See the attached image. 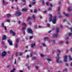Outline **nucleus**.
<instances>
[{"mask_svg":"<svg viewBox=\"0 0 72 72\" xmlns=\"http://www.w3.org/2000/svg\"><path fill=\"white\" fill-rule=\"evenodd\" d=\"M48 15L50 16V18L49 19V22H50L52 21V23L53 24H55V23H56V21H57V17H56V16H55V17L53 18V20H52V17H53V15L50 14H49Z\"/></svg>","mask_w":72,"mask_h":72,"instance_id":"1","label":"nucleus"},{"mask_svg":"<svg viewBox=\"0 0 72 72\" xmlns=\"http://www.w3.org/2000/svg\"><path fill=\"white\" fill-rule=\"evenodd\" d=\"M15 15H16V16L19 17V16H20V15H22V13L19 11H18L16 12V13Z\"/></svg>","mask_w":72,"mask_h":72,"instance_id":"2","label":"nucleus"},{"mask_svg":"<svg viewBox=\"0 0 72 72\" xmlns=\"http://www.w3.org/2000/svg\"><path fill=\"white\" fill-rule=\"evenodd\" d=\"M28 32L29 33H31L32 35L33 34V31L31 28H29L28 29Z\"/></svg>","mask_w":72,"mask_h":72,"instance_id":"3","label":"nucleus"},{"mask_svg":"<svg viewBox=\"0 0 72 72\" xmlns=\"http://www.w3.org/2000/svg\"><path fill=\"white\" fill-rule=\"evenodd\" d=\"M56 62L57 63H61L62 62V61H59V57H56Z\"/></svg>","mask_w":72,"mask_h":72,"instance_id":"4","label":"nucleus"},{"mask_svg":"<svg viewBox=\"0 0 72 72\" xmlns=\"http://www.w3.org/2000/svg\"><path fill=\"white\" fill-rule=\"evenodd\" d=\"M7 41L8 42L10 45H13V43H12V42L11 41L10 39H8L7 40Z\"/></svg>","mask_w":72,"mask_h":72,"instance_id":"5","label":"nucleus"},{"mask_svg":"<svg viewBox=\"0 0 72 72\" xmlns=\"http://www.w3.org/2000/svg\"><path fill=\"white\" fill-rule=\"evenodd\" d=\"M2 1L3 4L4 5H6L8 4V3H6L4 0H2Z\"/></svg>","mask_w":72,"mask_h":72,"instance_id":"6","label":"nucleus"},{"mask_svg":"<svg viewBox=\"0 0 72 72\" xmlns=\"http://www.w3.org/2000/svg\"><path fill=\"white\" fill-rule=\"evenodd\" d=\"M69 29H70L71 32L72 33H69L68 35L69 36H72V28H69Z\"/></svg>","mask_w":72,"mask_h":72,"instance_id":"7","label":"nucleus"},{"mask_svg":"<svg viewBox=\"0 0 72 72\" xmlns=\"http://www.w3.org/2000/svg\"><path fill=\"white\" fill-rule=\"evenodd\" d=\"M6 53L5 51L3 52L2 54V57H5V55H6Z\"/></svg>","mask_w":72,"mask_h":72,"instance_id":"8","label":"nucleus"},{"mask_svg":"<svg viewBox=\"0 0 72 72\" xmlns=\"http://www.w3.org/2000/svg\"><path fill=\"white\" fill-rule=\"evenodd\" d=\"M51 41L53 45H54L55 44V40L53 39L51 40Z\"/></svg>","mask_w":72,"mask_h":72,"instance_id":"9","label":"nucleus"},{"mask_svg":"<svg viewBox=\"0 0 72 72\" xmlns=\"http://www.w3.org/2000/svg\"><path fill=\"white\" fill-rule=\"evenodd\" d=\"M67 56H64V62H67Z\"/></svg>","mask_w":72,"mask_h":72,"instance_id":"10","label":"nucleus"},{"mask_svg":"<svg viewBox=\"0 0 72 72\" xmlns=\"http://www.w3.org/2000/svg\"><path fill=\"white\" fill-rule=\"evenodd\" d=\"M63 14H64L66 17H69V16L70 15L69 14L66 13L65 12H63Z\"/></svg>","mask_w":72,"mask_h":72,"instance_id":"11","label":"nucleus"},{"mask_svg":"<svg viewBox=\"0 0 72 72\" xmlns=\"http://www.w3.org/2000/svg\"><path fill=\"white\" fill-rule=\"evenodd\" d=\"M36 45H35V44L33 43L31 45V48H33L34 46H35Z\"/></svg>","mask_w":72,"mask_h":72,"instance_id":"12","label":"nucleus"},{"mask_svg":"<svg viewBox=\"0 0 72 72\" xmlns=\"http://www.w3.org/2000/svg\"><path fill=\"white\" fill-rule=\"evenodd\" d=\"M68 10L69 12H71L72 10V9L71 8V7H69L68 8Z\"/></svg>","mask_w":72,"mask_h":72,"instance_id":"13","label":"nucleus"},{"mask_svg":"<svg viewBox=\"0 0 72 72\" xmlns=\"http://www.w3.org/2000/svg\"><path fill=\"white\" fill-rule=\"evenodd\" d=\"M53 37L56 38L58 36V34H55L53 35Z\"/></svg>","mask_w":72,"mask_h":72,"instance_id":"14","label":"nucleus"},{"mask_svg":"<svg viewBox=\"0 0 72 72\" xmlns=\"http://www.w3.org/2000/svg\"><path fill=\"white\" fill-rule=\"evenodd\" d=\"M6 39V36L4 35L2 38V40H5Z\"/></svg>","mask_w":72,"mask_h":72,"instance_id":"15","label":"nucleus"},{"mask_svg":"<svg viewBox=\"0 0 72 72\" xmlns=\"http://www.w3.org/2000/svg\"><path fill=\"white\" fill-rule=\"evenodd\" d=\"M59 28H56V33L58 34L59 32Z\"/></svg>","mask_w":72,"mask_h":72,"instance_id":"16","label":"nucleus"},{"mask_svg":"<svg viewBox=\"0 0 72 72\" xmlns=\"http://www.w3.org/2000/svg\"><path fill=\"white\" fill-rule=\"evenodd\" d=\"M44 40H49V38L48 37H45L44 38Z\"/></svg>","mask_w":72,"mask_h":72,"instance_id":"17","label":"nucleus"},{"mask_svg":"<svg viewBox=\"0 0 72 72\" xmlns=\"http://www.w3.org/2000/svg\"><path fill=\"white\" fill-rule=\"evenodd\" d=\"M28 9L27 8H23L22 9V11H24V12H26Z\"/></svg>","mask_w":72,"mask_h":72,"instance_id":"18","label":"nucleus"},{"mask_svg":"<svg viewBox=\"0 0 72 72\" xmlns=\"http://www.w3.org/2000/svg\"><path fill=\"white\" fill-rule=\"evenodd\" d=\"M63 43H64V41H60L58 42L59 44H62Z\"/></svg>","mask_w":72,"mask_h":72,"instance_id":"19","label":"nucleus"},{"mask_svg":"<svg viewBox=\"0 0 72 72\" xmlns=\"http://www.w3.org/2000/svg\"><path fill=\"white\" fill-rule=\"evenodd\" d=\"M31 17H30L29 16V17L27 18L26 20H27V21H29V20H30V19H31Z\"/></svg>","mask_w":72,"mask_h":72,"instance_id":"20","label":"nucleus"},{"mask_svg":"<svg viewBox=\"0 0 72 72\" xmlns=\"http://www.w3.org/2000/svg\"><path fill=\"white\" fill-rule=\"evenodd\" d=\"M57 52L59 54H60V53H61V51H60V50H59L58 49H57Z\"/></svg>","mask_w":72,"mask_h":72,"instance_id":"21","label":"nucleus"},{"mask_svg":"<svg viewBox=\"0 0 72 72\" xmlns=\"http://www.w3.org/2000/svg\"><path fill=\"white\" fill-rule=\"evenodd\" d=\"M23 1L24 3H25L24 4H23V5H26V0H23Z\"/></svg>","mask_w":72,"mask_h":72,"instance_id":"22","label":"nucleus"},{"mask_svg":"<svg viewBox=\"0 0 72 72\" xmlns=\"http://www.w3.org/2000/svg\"><path fill=\"white\" fill-rule=\"evenodd\" d=\"M34 13H36L37 12V10H34V11H33Z\"/></svg>","mask_w":72,"mask_h":72,"instance_id":"23","label":"nucleus"},{"mask_svg":"<svg viewBox=\"0 0 72 72\" xmlns=\"http://www.w3.org/2000/svg\"><path fill=\"white\" fill-rule=\"evenodd\" d=\"M32 59H33V60H36L37 59V58H36V57H32Z\"/></svg>","mask_w":72,"mask_h":72,"instance_id":"24","label":"nucleus"},{"mask_svg":"<svg viewBox=\"0 0 72 72\" xmlns=\"http://www.w3.org/2000/svg\"><path fill=\"white\" fill-rule=\"evenodd\" d=\"M68 57H69V60H72V58L71 57V56H69Z\"/></svg>","mask_w":72,"mask_h":72,"instance_id":"25","label":"nucleus"},{"mask_svg":"<svg viewBox=\"0 0 72 72\" xmlns=\"http://www.w3.org/2000/svg\"><path fill=\"white\" fill-rule=\"evenodd\" d=\"M22 25L24 27H26V24L25 23H22Z\"/></svg>","mask_w":72,"mask_h":72,"instance_id":"26","label":"nucleus"},{"mask_svg":"<svg viewBox=\"0 0 72 72\" xmlns=\"http://www.w3.org/2000/svg\"><path fill=\"white\" fill-rule=\"evenodd\" d=\"M11 16V15H10V14H7V17H10Z\"/></svg>","mask_w":72,"mask_h":72,"instance_id":"27","label":"nucleus"},{"mask_svg":"<svg viewBox=\"0 0 72 72\" xmlns=\"http://www.w3.org/2000/svg\"><path fill=\"white\" fill-rule=\"evenodd\" d=\"M31 66L30 65L29 66H28L27 67V68H28V69H30V68H31Z\"/></svg>","mask_w":72,"mask_h":72,"instance_id":"28","label":"nucleus"},{"mask_svg":"<svg viewBox=\"0 0 72 72\" xmlns=\"http://www.w3.org/2000/svg\"><path fill=\"white\" fill-rule=\"evenodd\" d=\"M36 3V2H33L32 3V4L33 5H35V4Z\"/></svg>","mask_w":72,"mask_h":72,"instance_id":"29","label":"nucleus"},{"mask_svg":"<svg viewBox=\"0 0 72 72\" xmlns=\"http://www.w3.org/2000/svg\"><path fill=\"white\" fill-rule=\"evenodd\" d=\"M33 54V53H32V52L30 53V57H32Z\"/></svg>","mask_w":72,"mask_h":72,"instance_id":"30","label":"nucleus"},{"mask_svg":"<svg viewBox=\"0 0 72 72\" xmlns=\"http://www.w3.org/2000/svg\"><path fill=\"white\" fill-rule=\"evenodd\" d=\"M1 26L2 27H4V23L2 22V23Z\"/></svg>","mask_w":72,"mask_h":72,"instance_id":"31","label":"nucleus"},{"mask_svg":"<svg viewBox=\"0 0 72 72\" xmlns=\"http://www.w3.org/2000/svg\"><path fill=\"white\" fill-rule=\"evenodd\" d=\"M16 42H17V43H18V42H19V39H16Z\"/></svg>","mask_w":72,"mask_h":72,"instance_id":"32","label":"nucleus"},{"mask_svg":"<svg viewBox=\"0 0 72 72\" xmlns=\"http://www.w3.org/2000/svg\"><path fill=\"white\" fill-rule=\"evenodd\" d=\"M19 55H20V56H22V55H23V53H22V52L20 53H19Z\"/></svg>","mask_w":72,"mask_h":72,"instance_id":"33","label":"nucleus"},{"mask_svg":"<svg viewBox=\"0 0 72 72\" xmlns=\"http://www.w3.org/2000/svg\"><path fill=\"white\" fill-rule=\"evenodd\" d=\"M33 36H31L29 38V39H30V40H31V39H33Z\"/></svg>","mask_w":72,"mask_h":72,"instance_id":"34","label":"nucleus"},{"mask_svg":"<svg viewBox=\"0 0 72 72\" xmlns=\"http://www.w3.org/2000/svg\"><path fill=\"white\" fill-rule=\"evenodd\" d=\"M47 60L48 61V62H50V61H51V60L49 58H48L47 59Z\"/></svg>","mask_w":72,"mask_h":72,"instance_id":"35","label":"nucleus"},{"mask_svg":"<svg viewBox=\"0 0 72 72\" xmlns=\"http://www.w3.org/2000/svg\"><path fill=\"white\" fill-rule=\"evenodd\" d=\"M35 67L36 69H39V67L37 66H35Z\"/></svg>","mask_w":72,"mask_h":72,"instance_id":"36","label":"nucleus"},{"mask_svg":"<svg viewBox=\"0 0 72 72\" xmlns=\"http://www.w3.org/2000/svg\"><path fill=\"white\" fill-rule=\"evenodd\" d=\"M12 33L13 36H15V32H13Z\"/></svg>","mask_w":72,"mask_h":72,"instance_id":"37","label":"nucleus"},{"mask_svg":"<svg viewBox=\"0 0 72 72\" xmlns=\"http://www.w3.org/2000/svg\"><path fill=\"white\" fill-rule=\"evenodd\" d=\"M40 56L41 57H44V55H43L42 54H40Z\"/></svg>","mask_w":72,"mask_h":72,"instance_id":"38","label":"nucleus"},{"mask_svg":"<svg viewBox=\"0 0 72 72\" xmlns=\"http://www.w3.org/2000/svg\"><path fill=\"white\" fill-rule=\"evenodd\" d=\"M25 29H26V28L24 27H23L22 28V30H24Z\"/></svg>","mask_w":72,"mask_h":72,"instance_id":"39","label":"nucleus"},{"mask_svg":"<svg viewBox=\"0 0 72 72\" xmlns=\"http://www.w3.org/2000/svg\"><path fill=\"white\" fill-rule=\"evenodd\" d=\"M13 32V30H10V33H12Z\"/></svg>","mask_w":72,"mask_h":72,"instance_id":"40","label":"nucleus"},{"mask_svg":"<svg viewBox=\"0 0 72 72\" xmlns=\"http://www.w3.org/2000/svg\"><path fill=\"white\" fill-rule=\"evenodd\" d=\"M15 46L16 48H17L18 47V44H16L15 45Z\"/></svg>","mask_w":72,"mask_h":72,"instance_id":"41","label":"nucleus"},{"mask_svg":"<svg viewBox=\"0 0 72 72\" xmlns=\"http://www.w3.org/2000/svg\"><path fill=\"white\" fill-rule=\"evenodd\" d=\"M1 43L3 45H4V44H5L4 42L3 41L1 42Z\"/></svg>","mask_w":72,"mask_h":72,"instance_id":"42","label":"nucleus"},{"mask_svg":"<svg viewBox=\"0 0 72 72\" xmlns=\"http://www.w3.org/2000/svg\"><path fill=\"white\" fill-rule=\"evenodd\" d=\"M42 45H43V46H45V47L46 46V45L44 43H42Z\"/></svg>","mask_w":72,"mask_h":72,"instance_id":"43","label":"nucleus"},{"mask_svg":"<svg viewBox=\"0 0 72 72\" xmlns=\"http://www.w3.org/2000/svg\"><path fill=\"white\" fill-rule=\"evenodd\" d=\"M32 17H33V19H35V15H33L32 16Z\"/></svg>","mask_w":72,"mask_h":72,"instance_id":"44","label":"nucleus"},{"mask_svg":"<svg viewBox=\"0 0 72 72\" xmlns=\"http://www.w3.org/2000/svg\"><path fill=\"white\" fill-rule=\"evenodd\" d=\"M69 50L71 51V52H72V48H71Z\"/></svg>","mask_w":72,"mask_h":72,"instance_id":"45","label":"nucleus"},{"mask_svg":"<svg viewBox=\"0 0 72 72\" xmlns=\"http://www.w3.org/2000/svg\"><path fill=\"white\" fill-rule=\"evenodd\" d=\"M31 21H30L29 22L28 24H29V25H31Z\"/></svg>","mask_w":72,"mask_h":72,"instance_id":"46","label":"nucleus"},{"mask_svg":"<svg viewBox=\"0 0 72 72\" xmlns=\"http://www.w3.org/2000/svg\"><path fill=\"white\" fill-rule=\"evenodd\" d=\"M51 10V8H49L48 9V10Z\"/></svg>","mask_w":72,"mask_h":72,"instance_id":"47","label":"nucleus"},{"mask_svg":"<svg viewBox=\"0 0 72 72\" xmlns=\"http://www.w3.org/2000/svg\"><path fill=\"white\" fill-rule=\"evenodd\" d=\"M65 44H68V41H66L65 42Z\"/></svg>","mask_w":72,"mask_h":72,"instance_id":"48","label":"nucleus"},{"mask_svg":"<svg viewBox=\"0 0 72 72\" xmlns=\"http://www.w3.org/2000/svg\"><path fill=\"white\" fill-rule=\"evenodd\" d=\"M42 4L43 5H44V4H45V3H44V1H42Z\"/></svg>","mask_w":72,"mask_h":72,"instance_id":"49","label":"nucleus"},{"mask_svg":"<svg viewBox=\"0 0 72 72\" xmlns=\"http://www.w3.org/2000/svg\"><path fill=\"white\" fill-rule=\"evenodd\" d=\"M28 37H25V39H26V40H28Z\"/></svg>","mask_w":72,"mask_h":72,"instance_id":"50","label":"nucleus"},{"mask_svg":"<svg viewBox=\"0 0 72 72\" xmlns=\"http://www.w3.org/2000/svg\"><path fill=\"white\" fill-rule=\"evenodd\" d=\"M65 66L66 67H68V64L67 63L66 64Z\"/></svg>","mask_w":72,"mask_h":72,"instance_id":"51","label":"nucleus"},{"mask_svg":"<svg viewBox=\"0 0 72 72\" xmlns=\"http://www.w3.org/2000/svg\"><path fill=\"white\" fill-rule=\"evenodd\" d=\"M10 20H6V22H10Z\"/></svg>","mask_w":72,"mask_h":72,"instance_id":"52","label":"nucleus"},{"mask_svg":"<svg viewBox=\"0 0 72 72\" xmlns=\"http://www.w3.org/2000/svg\"><path fill=\"white\" fill-rule=\"evenodd\" d=\"M29 7H30V8H31L32 7V6L31 5V4H30L29 5Z\"/></svg>","mask_w":72,"mask_h":72,"instance_id":"53","label":"nucleus"},{"mask_svg":"<svg viewBox=\"0 0 72 72\" xmlns=\"http://www.w3.org/2000/svg\"><path fill=\"white\" fill-rule=\"evenodd\" d=\"M47 12V11L46 10H45L44 11H43L44 13H46Z\"/></svg>","mask_w":72,"mask_h":72,"instance_id":"54","label":"nucleus"},{"mask_svg":"<svg viewBox=\"0 0 72 72\" xmlns=\"http://www.w3.org/2000/svg\"><path fill=\"white\" fill-rule=\"evenodd\" d=\"M60 7H59L58 9V11H60Z\"/></svg>","mask_w":72,"mask_h":72,"instance_id":"55","label":"nucleus"},{"mask_svg":"<svg viewBox=\"0 0 72 72\" xmlns=\"http://www.w3.org/2000/svg\"><path fill=\"white\" fill-rule=\"evenodd\" d=\"M47 26H48V27H50V24H47Z\"/></svg>","mask_w":72,"mask_h":72,"instance_id":"56","label":"nucleus"},{"mask_svg":"<svg viewBox=\"0 0 72 72\" xmlns=\"http://www.w3.org/2000/svg\"><path fill=\"white\" fill-rule=\"evenodd\" d=\"M15 55H16V56H17V55H18V52H16V53Z\"/></svg>","mask_w":72,"mask_h":72,"instance_id":"57","label":"nucleus"},{"mask_svg":"<svg viewBox=\"0 0 72 72\" xmlns=\"http://www.w3.org/2000/svg\"><path fill=\"white\" fill-rule=\"evenodd\" d=\"M16 59H15V62H14V64H16Z\"/></svg>","mask_w":72,"mask_h":72,"instance_id":"58","label":"nucleus"},{"mask_svg":"<svg viewBox=\"0 0 72 72\" xmlns=\"http://www.w3.org/2000/svg\"><path fill=\"white\" fill-rule=\"evenodd\" d=\"M62 16H61V15L58 16V18H62Z\"/></svg>","mask_w":72,"mask_h":72,"instance_id":"59","label":"nucleus"},{"mask_svg":"<svg viewBox=\"0 0 72 72\" xmlns=\"http://www.w3.org/2000/svg\"><path fill=\"white\" fill-rule=\"evenodd\" d=\"M29 57H30V56H29V55H27V56H26V58H29Z\"/></svg>","mask_w":72,"mask_h":72,"instance_id":"60","label":"nucleus"},{"mask_svg":"<svg viewBox=\"0 0 72 72\" xmlns=\"http://www.w3.org/2000/svg\"><path fill=\"white\" fill-rule=\"evenodd\" d=\"M67 71V69L66 68L65 69V70H64V71Z\"/></svg>","mask_w":72,"mask_h":72,"instance_id":"61","label":"nucleus"},{"mask_svg":"<svg viewBox=\"0 0 72 72\" xmlns=\"http://www.w3.org/2000/svg\"><path fill=\"white\" fill-rule=\"evenodd\" d=\"M69 39V38L68 37H66V38L65 39L66 40H68Z\"/></svg>","mask_w":72,"mask_h":72,"instance_id":"62","label":"nucleus"},{"mask_svg":"<svg viewBox=\"0 0 72 72\" xmlns=\"http://www.w3.org/2000/svg\"><path fill=\"white\" fill-rule=\"evenodd\" d=\"M70 66H71V67H72V62H71V63Z\"/></svg>","mask_w":72,"mask_h":72,"instance_id":"63","label":"nucleus"},{"mask_svg":"<svg viewBox=\"0 0 72 72\" xmlns=\"http://www.w3.org/2000/svg\"><path fill=\"white\" fill-rule=\"evenodd\" d=\"M10 72H14V70H11Z\"/></svg>","mask_w":72,"mask_h":72,"instance_id":"64","label":"nucleus"}]
</instances>
